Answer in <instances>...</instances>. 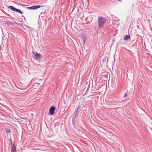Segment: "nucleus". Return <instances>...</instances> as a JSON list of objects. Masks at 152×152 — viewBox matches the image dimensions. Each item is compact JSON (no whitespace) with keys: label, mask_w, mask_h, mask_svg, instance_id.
Listing matches in <instances>:
<instances>
[{"label":"nucleus","mask_w":152,"mask_h":152,"mask_svg":"<svg viewBox=\"0 0 152 152\" xmlns=\"http://www.w3.org/2000/svg\"><path fill=\"white\" fill-rule=\"evenodd\" d=\"M108 58L107 57H106L103 59L102 62L103 63L107 64L108 62Z\"/></svg>","instance_id":"obj_5"},{"label":"nucleus","mask_w":152,"mask_h":152,"mask_svg":"<svg viewBox=\"0 0 152 152\" xmlns=\"http://www.w3.org/2000/svg\"><path fill=\"white\" fill-rule=\"evenodd\" d=\"M8 8L10 9L12 11L19 12L21 14L23 13V12L20 10L15 8L13 6H9L8 7Z\"/></svg>","instance_id":"obj_2"},{"label":"nucleus","mask_w":152,"mask_h":152,"mask_svg":"<svg viewBox=\"0 0 152 152\" xmlns=\"http://www.w3.org/2000/svg\"><path fill=\"white\" fill-rule=\"evenodd\" d=\"M125 39V38H124V40H127V39Z\"/></svg>","instance_id":"obj_19"},{"label":"nucleus","mask_w":152,"mask_h":152,"mask_svg":"<svg viewBox=\"0 0 152 152\" xmlns=\"http://www.w3.org/2000/svg\"><path fill=\"white\" fill-rule=\"evenodd\" d=\"M13 144H12V141H11V145H13Z\"/></svg>","instance_id":"obj_18"},{"label":"nucleus","mask_w":152,"mask_h":152,"mask_svg":"<svg viewBox=\"0 0 152 152\" xmlns=\"http://www.w3.org/2000/svg\"><path fill=\"white\" fill-rule=\"evenodd\" d=\"M117 0L120 2L122 1V0Z\"/></svg>","instance_id":"obj_20"},{"label":"nucleus","mask_w":152,"mask_h":152,"mask_svg":"<svg viewBox=\"0 0 152 152\" xmlns=\"http://www.w3.org/2000/svg\"><path fill=\"white\" fill-rule=\"evenodd\" d=\"M56 110L55 107L52 106L49 109V113L51 115H52L54 114V111Z\"/></svg>","instance_id":"obj_4"},{"label":"nucleus","mask_w":152,"mask_h":152,"mask_svg":"<svg viewBox=\"0 0 152 152\" xmlns=\"http://www.w3.org/2000/svg\"><path fill=\"white\" fill-rule=\"evenodd\" d=\"M82 37L83 38H85V36H84V35H83Z\"/></svg>","instance_id":"obj_16"},{"label":"nucleus","mask_w":152,"mask_h":152,"mask_svg":"<svg viewBox=\"0 0 152 152\" xmlns=\"http://www.w3.org/2000/svg\"><path fill=\"white\" fill-rule=\"evenodd\" d=\"M80 108V107L78 106L77 109L75 111V115H73V116L77 117L78 115V113L79 112V110Z\"/></svg>","instance_id":"obj_6"},{"label":"nucleus","mask_w":152,"mask_h":152,"mask_svg":"<svg viewBox=\"0 0 152 152\" xmlns=\"http://www.w3.org/2000/svg\"><path fill=\"white\" fill-rule=\"evenodd\" d=\"M11 150L12 152H17L16 151V148H11Z\"/></svg>","instance_id":"obj_10"},{"label":"nucleus","mask_w":152,"mask_h":152,"mask_svg":"<svg viewBox=\"0 0 152 152\" xmlns=\"http://www.w3.org/2000/svg\"><path fill=\"white\" fill-rule=\"evenodd\" d=\"M11 148H16V146H15V145L14 144H13V145H11Z\"/></svg>","instance_id":"obj_12"},{"label":"nucleus","mask_w":152,"mask_h":152,"mask_svg":"<svg viewBox=\"0 0 152 152\" xmlns=\"http://www.w3.org/2000/svg\"><path fill=\"white\" fill-rule=\"evenodd\" d=\"M83 45L84 46L85 45V43L86 42V39H84L83 40Z\"/></svg>","instance_id":"obj_14"},{"label":"nucleus","mask_w":152,"mask_h":152,"mask_svg":"<svg viewBox=\"0 0 152 152\" xmlns=\"http://www.w3.org/2000/svg\"><path fill=\"white\" fill-rule=\"evenodd\" d=\"M28 8L30 10L34 9V6L28 7Z\"/></svg>","instance_id":"obj_13"},{"label":"nucleus","mask_w":152,"mask_h":152,"mask_svg":"<svg viewBox=\"0 0 152 152\" xmlns=\"http://www.w3.org/2000/svg\"><path fill=\"white\" fill-rule=\"evenodd\" d=\"M124 38H130L129 34V35H125V37H124Z\"/></svg>","instance_id":"obj_11"},{"label":"nucleus","mask_w":152,"mask_h":152,"mask_svg":"<svg viewBox=\"0 0 152 152\" xmlns=\"http://www.w3.org/2000/svg\"><path fill=\"white\" fill-rule=\"evenodd\" d=\"M76 118V117L73 116V117L72 119V123L73 125L75 127V122H76L75 120V118Z\"/></svg>","instance_id":"obj_7"},{"label":"nucleus","mask_w":152,"mask_h":152,"mask_svg":"<svg viewBox=\"0 0 152 152\" xmlns=\"http://www.w3.org/2000/svg\"><path fill=\"white\" fill-rule=\"evenodd\" d=\"M5 129L7 133H11V130L9 128H6Z\"/></svg>","instance_id":"obj_8"},{"label":"nucleus","mask_w":152,"mask_h":152,"mask_svg":"<svg viewBox=\"0 0 152 152\" xmlns=\"http://www.w3.org/2000/svg\"><path fill=\"white\" fill-rule=\"evenodd\" d=\"M126 96H127V94H126V93H125L124 94V97H126Z\"/></svg>","instance_id":"obj_15"},{"label":"nucleus","mask_w":152,"mask_h":152,"mask_svg":"<svg viewBox=\"0 0 152 152\" xmlns=\"http://www.w3.org/2000/svg\"><path fill=\"white\" fill-rule=\"evenodd\" d=\"M40 7V5H37L36 6H34V9H36L38 8H39Z\"/></svg>","instance_id":"obj_9"},{"label":"nucleus","mask_w":152,"mask_h":152,"mask_svg":"<svg viewBox=\"0 0 152 152\" xmlns=\"http://www.w3.org/2000/svg\"><path fill=\"white\" fill-rule=\"evenodd\" d=\"M1 47L0 46V50H1Z\"/></svg>","instance_id":"obj_21"},{"label":"nucleus","mask_w":152,"mask_h":152,"mask_svg":"<svg viewBox=\"0 0 152 152\" xmlns=\"http://www.w3.org/2000/svg\"><path fill=\"white\" fill-rule=\"evenodd\" d=\"M106 21V19L102 16H99L98 19V23L99 28L103 26Z\"/></svg>","instance_id":"obj_1"},{"label":"nucleus","mask_w":152,"mask_h":152,"mask_svg":"<svg viewBox=\"0 0 152 152\" xmlns=\"http://www.w3.org/2000/svg\"><path fill=\"white\" fill-rule=\"evenodd\" d=\"M33 54L34 55L33 57L37 60L40 59L41 56V54L39 53H37L36 52H33Z\"/></svg>","instance_id":"obj_3"},{"label":"nucleus","mask_w":152,"mask_h":152,"mask_svg":"<svg viewBox=\"0 0 152 152\" xmlns=\"http://www.w3.org/2000/svg\"><path fill=\"white\" fill-rule=\"evenodd\" d=\"M9 23L10 24H12V22H10Z\"/></svg>","instance_id":"obj_17"}]
</instances>
